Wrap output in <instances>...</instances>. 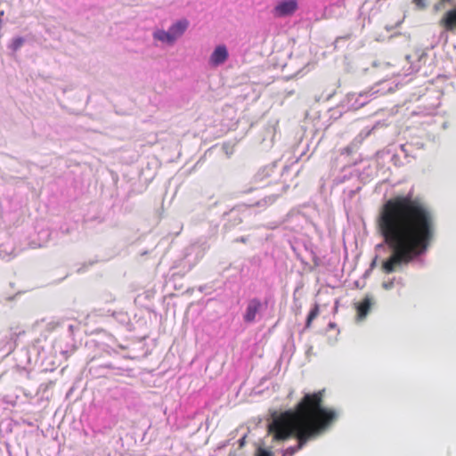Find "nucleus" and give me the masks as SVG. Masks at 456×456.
Returning a JSON list of instances; mask_svg holds the SVG:
<instances>
[{"label": "nucleus", "mask_w": 456, "mask_h": 456, "mask_svg": "<svg viewBox=\"0 0 456 456\" xmlns=\"http://www.w3.org/2000/svg\"><path fill=\"white\" fill-rule=\"evenodd\" d=\"M413 3L419 9H424L426 7L424 0H413Z\"/></svg>", "instance_id": "nucleus-14"}, {"label": "nucleus", "mask_w": 456, "mask_h": 456, "mask_svg": "<svg viewBox=\"0 0 456 456\" xmlns=\"http://www.w3.org/2000/svg\"><path fill=\"white\" fill-rule=\"evenodd\" d=\"M255 456H274V454L272 451L259 446L256 451Z\"/></svg>", "instance_id": "nucleus-12"}, {"label": "nucleus", "mask_w": 456, "mask_h": 456, "mask_svg": "<svg viewBox=\"0 0 456 456\" xmlns=\"http://www.w3.org/2000/svg\"><path fill=\"white\" fill-rule=\"evenodd\" d=\"M372 302L369 296H366L361 302L356 305V312L359 319H363L368 314Z\"/></svg>", "instance_id": "nucleus-7"}, {"label": "nucleus", "mask_w": 456, "mask_h": 456, "mask_svg": "<svg viewBox=\"0 0 456 456\" xmlns=\"http://www.w3.org/2000/svg\"><path fill=\"white\" fill-rule=\"evenodd\" d=\"M297 9V0H284L277 4L273 9L275 17H285L292 15Z\"/></svg>", "instance_id": "nucleus-3"}, {"label": "nucleus", "mask_w": 456, "mask_h": 456, "mask_svg": "<svg viewBox=\"0 0 456 456\" xmlns=\"http://www.w3.org/2000/svg\"><path fill=\"white\" fill-rule=\"evenodd\" d=\"M439 24L447 31L456 29V5L444 14Z\"/></svg>", "instance_id": "nucleus-5"}, {"label": "nucleus", "mask_w": 456, "mask_h": 456, "mask_svg": "<svg viewBox=\"0 0 456 456\" xmlns=\"http://www.w3.org/2000/svg\"><path fill=\"white\" fill-rule=\"evenodd\" d=\"M153 37L155 39L161 41V42L167 43L169 45L174 44V42L175 41L169 29H168V31H165L162 29L157 30L153 34Z\"/></svg>", "instance_id": "nucleus-9"}, {"label": "nucleus", "mask_w": 456, "mask_h": 456, "mask_svg": "<svg viewBox=\"0 0 456 456\" xmlns=\"http://www.w3.org/2000/svg\"><path fill=\"white\" fill-rule=\"evenodd\" d=\"M324 390L305 394L294 410L272 414L267 425V435L275 444L292 437L297 444L284 450L282 456H294L309 440L325 430L336 419L334 410L323 407Z\"/></svg>", "instance_id": "nucleus-2"}, {"label": "nucleus", "mask_w": 456, "mask_h": 456, "mask_svg": "<svg viewBox=\"0 0 456 456\" xmlns=\"http://www.w3.org/2000/svg\"><path fill=\"white\" fill-rule=\"evenodd\" d=\"M382 287L387 290L391 289L394 287V280L383 282Z\"/></svg>", "instance_id": "nucleus-13"}, {"label": "nucleus", "mask_w": 456, "mask_h": 456, "mask_svg": "<svg viewBox=\"0 0 456 456\" xmlns=\"http://www.w3.org/2000/svg\"><path fill=\"white\" fill-rule=\"evenodd\" d=\"M229 54L226 46L220 45L215 48L214 52L210 55L209 63L212 66L216 67L225 62Z\"/></svg>", "instance_id": "nucleus-4"}, {"label": "nucleus", "mask_w": 456, "mask_h": 456, "mask_svg": "<svg viewBox=\"0 0 456 456\" xmlns=\"http://www.w3.org/2000/svg\"><path fill=\"white\" fill-rule=\"evenodd\" d=\"M377 226L392 252L381 265L383 273L387 274L425 253L436 231L430 209L410 194L387 200L379 210Z\"/></svg>", "instance_id": "nucleus-1"}, {"label": "nucleus", "mask_w": 456, "mask_h": 456, "mask_svg": "<svg viewBox=\"0 0 456 456\" xmlns=\"http://www.w3.org/2000/svg\"><path fill=\"white\" fill-rule=\"evenodd\" d=\"M24 44V38L19 37H15L12 39V43H11V45H10V48L13 51V52H16L18 51Z\"/></svg>", "instance_id": "nucleus-11"}, {"label": "nucleus", "mask_w": 456, "mask_h": 456, "mask_svg": "<svg viewBox=\"0 0 456 456\" xmlns=\"http://www.w3.org/2000/svg\"><path fill=\"white\" fill-rule=\"evenodd\" d=\"M320 307L318 304H314V307L311 309L305 322V328L309 329L312 325L313 321L319 315Z\"/></svg>", "instance_id": "nucleus-10"}, {"label": "nucleus", "mask_w": 456, "mask_h": 456, "mask_svg": "<svg viewBox=\"0 0 456 456\" xmlns=\"http://www.w3.org/2000/svg\"><path fill=\"white\" fill-rule=\"evenodd\" d=\"M189 25V22L187 20H181L173 24L169 30L174 37L175 40H176L178 37H180L187 29Z\"/></svg>", "instance_id": "nucleus-8"}, {"label": "nucleus", "mask_w": 456, "mask_h": 456, "mask_svg": "<svg viewBox=\"0 0 456 456\" xmlns=\"http://www.w3.org/2000/svg\"><path fill=\"white\" fill-rule=\"evenodd\" d=\"M261 308V302L257 298L251 299L246 308L244 314V321L246 322H252L256 319V315Z\"/></svg>", "instance_id": "nucleus-6"}]
</instances>
